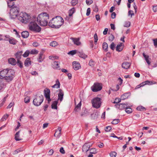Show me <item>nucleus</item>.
Listing matches in <instances>:
<instances>
[{
  "label": "nucleus",
  "instance_id": "f257e3e1",
  "mask_svg": "<svg viewBox=\"0 0 157 157\" xmlns=\"http://www.w3.org/2000/svg\"><path fill=\"white\" fill-rule=\"evenodd\" d=\"M15 72L13 70L6 69L0 71V78L5 79L8 82L12 80Z\"/></svg>",
  "mask_w": 157,
  "mask_h": 157
},
{
  "label": "nucleus",
  "instance_id": "f03ea898",
  "mask_svg": "<svg viewBox=\"0 0 157 157\" xmlns=\"http://www.w3.org/2000/svg\"><path fill=\"white\" fill-rule=\"evenodd\" d=\"M49 19V15L47 13L43 12L38 15L37 20L39 24L41 26H45L47 25Z\"/></svg>",
  "mask_w": 157,
  "mask_h": 157
},
{
  "label": "nucleus",
  "instance_id": "7ed1b4c3",
  "mask_svg": "<svg viewBox=\"0 0 157 157\" xmlns=\"http://www.w3.org/2000/svg\"><path fill=\"white\" fill-rule=\"evenodd\" d=\"M63 18L59 16L53 18L49 22L48 25L53 28H59L63 23Z\"/></svg>",
  "mask_w": 157,
  "mask_h": 157
},
{
  "label": "nucleus",
  "instance_id": "20e7f679",
  "mask_svg": "<svg viewBox=\"0 0 157 157\" xmlns=\"http://www.w3.org/2000/svg\"><path fill=\"white\" fill-rule=\"evenodd\" d=\"M36 20V17H33V19L29 25V29L31 31L39 32L41 30V28L35 22Z\"/></svg>",
  "mask_w": 157,
  "mask_h": 157
},
{
  "label": "nucleus",
  "instance_id": "39448f33",
  "mask_svg": "<svg viewBox=\"0 0 157 157\" xmlns=\"http://www.w3.org/2000/svg\"><path fill=\"white\" fill-rule=\"evenodd\" d=\"M33 19L31 16L25 13H21L18 19L22 23L26 24L30 22Z\"/></svg>",
  "mask_w": 157,
  "mask_h": 157
},
{
  "label": "nucleus",
  "instance_id": "423d86ee",
  "mask_svg": "<svg viewBox=\"0 0 157 157\" xmlns=\"http://www.w3.org/2000/svg\"><path fill=\"white\" fill-rule=\"evenodd\" d=\"M43 100V96L41 94H37L36 95L35 98L33 101V104L36 106H38L41 105Z\"/></svg>",
  "mask_w": 157,
  "mask_h": 157
},
{
  "label": "nucleus",
  "instance_id": "0eeeda50",
  "mask_svg": "<svg viewBox=\"0 0 157 157\" xmlns=\"http://www.w3.org/2000/svg\"><path fill=\"white\" fill-rule=\"evenodd\" d=\"M92 103L93 106L96 108H99L101 105V99L98 97L94 98L92 101Z\"/></svg>",
  "mask_w": 157,
  "mask_h": 157
},
{
  "label": "nucleus",
  "instance_id": "6e6552de",
  "mask_svg": "<svg viewBox=\"0 0 157 157\" xmlns=\"http://www.w3.org/2000/svg\"><path fill=\"white\" fill-rule=\"evenodd\" d=\"M19 12V9L17 7H14L11 9L10 12L11 18L14 19L17 17Z\"/></svg>",
  "mask_w": 157,
  "mask_h": 157
},
{
  "label": "nucleus",
  "instance_id": "1a4fd4ad",
  "mask_svg": "<svg viewBox=\"0 0 157 157\" xmlns=\"http://www.w3.org/2000/svg\"><path fill=\"white\" fill-rule=\"evenodd\" d=\"M102 88V85L100 83H95L94 85L91 86V89L92 91L94 92H97L100 90Z\"/></svg>",
  "mask_w": 157,
  "mask_h": 157
},
{
  "label": "nucleus",
  "instance_id": "9d476101",
  "mask_svg": "<svg viewBox=\"0 0 157 157\" xmlns=\"http://www.w3.org/2000/svg\"><path fill=\"white\" fill-rule=\"evenodd\" d=\"M50 90L49 89L46 88L44 90V94L45 98L47 100L48 103L51 101L50 98Z\"/></svg>",
  "mask_w": 157,
  "mask_h": 157
},
{
  "label": "nucleus",
  "instance_id": "9b49d317",
  "mask_svg": "<svg viewBox=\"0 0 157 157\" xmlns=\"http://www.w3.org/2000/svg\"><path fill=\"white\" fill-rule=\"evenodd\" d=\"M156 82H154L151 81H149L148 80L143 82L140 84V85H138V88L141 87L145 85H151L152 84H155Z\"/></svg>",
  "mask_w": 157,
  "mask_h": 157
},
{
  "label": "nucleus",
  "instance_id": "f8f14e48",
  "mask_svg": "<svg viewBox=\"0 0 157 157\" xmlns=\"http://www.w3.org/2000/svg\"><path fill=\"white\" fill-rule=\"evenodd\" d=\"M73 68L75 70H77L81 68L80 64L76 61H74L73 62Z\"/></svg>",
  "mask_w": 157,
  "mask_h": 157
},
{
  "label": "nucleus",
  "instance_id": "ddd939ff",
  "mask_svg": "<svg viewBox=\"0 0 157 157\" xmlns=\"http://www.w3.org/2000/svg\"><path fill=\"white\" fill-rule=\"evenodd\" d=\"M92 145H90L88 143L85 144L82 146V150L83 152H86Z\"/></svg>",
  "mask_w": 157,
  "mask_h": 157
},
{
  "label": "nucleus",
  "instance_id": "4468645a",
  "mask_svg": "<svg viewBox=\"0 0 157 157\" xmlns=\"http://www.w3.org/2000/svg\"><path fill=\"white\" fill-rule=\"evenodd\" d=\"M59 93L58 94V100H60V101H61L63 99L64 95V93L63 90L61 89H59Z\"/></svg>",
  "mask_w": 157,
  "mask_h": 157
},
{
  "label": "nucleus",
  "instance_id": "2eb2a0df",
  "mask_svg": "<svg viewBox=\"0 0 157 157\" xmlns=\"http://www.w3.org/2000/svg\"><path fill=\"white\" fill-rule=\"evenodd\" d=\"M7 39L6 40H9V43L11 44L15 45L17 42V41L16 39L13 38H10L9 36L8 38H7Z\"/></svg>",
  "mask_w": 157,
  "mask_h": 157
},
{
  "label": "nucleus",
  "instance_id": "dca6fc26",
  "mask_svg": "<svg viewBox=\"0 0 157 157\" xmlns=\"http://www.w3.org/2000/svg\"><path fill=\"white\" fill-rule=\"evenodd\" d=\"M61 128L60 127H59L56 130L54 136H56L57 138H59L61 135Z\"/></svg>",
  "mask_w": 157,
  "mask_h": 157
},
{
  "label": "nucleus",
  "instance_id": "f3484780",
  "mask_svg": "<svg viewBox=\"0 0 157 157\" xmlns=\"http://www.w3.org/2000/svg\"><path fill=\"white\" fill-rule=\"evenodd\" d=\"M124 48V44L122 43H120L117 46L116 50L118 52H121Z\"/></svg>",
  "mask_w": 157,
  "mask_h": 157
},
{
  "label": "nucleus",
  "instance_id": "a211bd4d",
  "mask_svg": "<svg viewBox=\"0 0 157 157\" xmlns=\"http://www.w3.org/2000/svg\"><path fill=\"white\" fill-rule=\"evenodd\" d=\"M116 107L122 110L127 107V105L125 104H119L116 105Z\"/></svg>",
  "mask_w": 157,
  "mask_h": 157
},
{
  "label": "nucleus",
  "instance_id": "6ab92c4d",
  "mask_svg": "<svg viewBox=\"0 0 157 157\" xmlns=\"http://www.w3.org/2000/svg\"><path fill=\"white\" fill-rule=\"evenodd\" d=\"M143 55L148 65H150L151 64V62L150 61L151 59L149 58V56L147 55H146L144 53H143Z\"/></svg>",
  "mask_w": 157,
  "mask_h": 157
},
{
  "label": "nucleus",
  "instance_id": "aec40b11",
  "mask_svg": "<svg viewBox=\"0 0 157 157\" xmlns=\"http://www.w3.org/2000/svg\"><path fill=\"white\" fill-rule=\"evenodd\" d=\"M71 39L72 40L74 44L77 45H79L81 44V42L79 41V39L71 37Z\"/></svg>",
  "mask_w": 157,
  "mask_h": 157
},
{
  "label": "nucleus",
  "instance_id": "412c9836",
  "mask_svg": "<svg viewBox=\"0 0 157 157\" xmlns=\"http://www.w3.org/2000/svg\"><path fill=\"white\" fill-rule=\"evenodd\" d=\"M77 54L80 57L84 59H86L87 57V56L83 52L81 51H78L77 52Z\"/></svg>",
  "mask_w": 157,
  "mask_h": 157
},
{
  "label": "nucleus",
  "instance_id": "4be33fe9",
  "mask_svg": "<svg viewBox=\"0 0 157 157\" xmlns=\"http://www.w3.org/2000/svg\"><path fill=\"white\" fill-rule=\"evenodd\" d=\"M8 62L9 64L12 65H15L17 63L16 60L13 58H10L8 59Z\"/></svg>",
  "mask_w": 157,
  "mask_h": 157
},
{
  "label": "nucleus",
  "instance_id": "5701e85b",
  "mask_svg": "<svg viewBox=\"0 0 157 157\" xmlns=\"http://www.w3.org/2000/svg\"><path fill=\"white\" fill-rule=\"evenodd\" d=\"M14 139L17 141H19L22 140V139L20 138V131L17 132L15 135Z\"/></svg>",
  "mask_w": 157,
  "mask_h": 157
},
{
  "label": "nucleus",
  "instance_id": "b1692460",
  "mask_svg": "<svg viewBox=\"0 0 157 157\" xmlns=\"http://www.w3.org/2000/svg\"><path fill=\"white\" fill-rule=\"evenodd\" d=\"M130 66V63L127 62H124L122 64V67L125 69H128Z\"/></svg>",
  "mask_w": 157,
  "mask_h": 157
},
{
  "label": "nucleus",
  "instance_id": "393cba45",
  "mask_svg": "<svg viewBox=\"0 0 157 157\" xmlns=\"http://www.w3.org/2000/svg\"><path fill=\"white\" fill-rule=\"evenodd\" d=\"M60 83L58 79H57L56 81V84L52 86V87L58 89L60 87Z\"/></svg>",
  "mask_w": 157,
  "mask_h": 157
},
{
  "label": "nucleus",
  "instance_id": "a878e982",
  "mask_svg": "<svg viewBox=\"0 0 157 157\" xmlns=\"http://www.w3.org/2000/svg\"><path fill=\"white\" fill-rule=\"evenodd\" d=\"M31 64V62L30 60V59L29 58H27L25 62V65L26 67H28Z\"/></svg>",
  "mask_w": 157,
  "mask_h": 157
},
{
  "label": "nucleus",
  "instance_id": "bb28decb",
  "mask_svg": "<svg viewBox=\"0 0 157 157\" xmlns=\"http://www.w3.org/2000/svg\"><path fill=\"white\" fill-rule=\"evenodd\" d=\"M130 94L129 93H126L124 94L121 96V100H124L130 96Z\"/></svg>",
  "mask_w": 157,
  "mask_h": 157
},
{
  "label": "nucleus",
  "instance_id": "cd10ccee",
  "mask_svg": "<svg viewBox=\"0 0 157 157\" xmlns=\"http://www.w3.org/2000/svg\"><path fill=\"white\" fill-rule=\"evenodd\" d=\"M29 33L28 31H24L21 33L22 36L24 38H27L29 36Z\"/></svg>",
  "mask_w": 157,
  "mask_h": 157
},
{
  "label": "nucleus",
  "instance_id": "c85d7f7f",
  "mask_svg": "<svg viewBox=\"0 0 157 157\" xmlns=\"http://www.w3.org/2000/svg\"><path fill=\"white\" fill-rule=\"evenodd\" d=\"M52 67L53 68H58L59 67V65L58 62L54 61L52 64Z\"/></svg>",
  "mask_w": 157,
  "mask_h": 157
},
{
  "label": "nucleus",
  "instance_id": "c756f323",
  "mask_svg": "<svg viewBox=\"0 0 157 157\" xmlns=\"http://www.w3.org/2000/svg\"><path fill=\"white\" fill-rule=\"evenodd\" d=\"M22 54V51L17 52L15 55L16 57L17 58V60H19L21 58V56Z\"/></svg>",
  "mask_w": 157,
  "mask_h": 157
},
{
  "label": "nucleus",
  "instance_id": "7c9ffc66",
  "mask_svg": "<svg viewBox=\"0 0 157 157\" xmlns=\"http://www.w3.org/2000/svg\"><path fill=\"white\" fill-rule=\"evenodd\" d=\"M58 101H54L52 105V108L53 109H57V104Z\"/></svg>",
  "mask_w": 157,
  "mask_h": 157
},
{
  "label": "nucleus",
  "instance_id": "2f4dec72",
  "mask_svg": "<svg viewBox=\"0 0 157 157\" xmlns=\"http://www.w3.org/2000/svg\"><path fill=\"white\" fill-rule=\"evenodd\" d=\"M75 12V8L74 7L72 8L70 10L68 11L69 16V17H71L72 16L73 14Z\"/></svg>",
  "mask_w": 157,
  "mask_h": 157
},
{
  "label": "nucleus",
  "instance_id": "473e14b6",
  "mask_svg": "<svg viewBox=\"0 0 157 157\" xmlns=\"http://www.w3.org/2000/svg\"><path fill=\"white\" fill-rule=\"evenodd\" d=\"M102 48L106 52L108 51V45L106 42H104L102 44Z\"/></svg>",
  "mask_w": 157,
  "mask_h": 157
},
{
  "label": "nucleus",
  "instance_id": "72a5a7b5",
  "mask_svg": "<svg viewBox=\"0 0 157 157\" xmlns=\"http://www.w3.org/2000/svg\"><path fill=\"white\" fill-rule=\"evenodd\" d=\"M12 1L10 0L9 1L7 2L8 6L10 8H11L13 7L14 5V2H12Z\"/></svg>",
  "mask_w": 157,
  "mask_h": 157
},
{
  "label": "nucleus",
  "instance_id": "f704fd0d",
  "mask_svg": "<svg viewBox=\"0 0 157 157\" xmlns=\"http://www.w3.org/2000/svg\"><path fill=\"white\" fill-rule=\"evenodd\" d=\"M90 150V153L91 154H96L98 152L97 150L95 148H92Z\"/></svg>",
  "mask_w": 157,
  "mask_h": 157
},
{
  "label": "nucleus",
  "instance_id": "c9c22d12",
  "mask_svg": "<svg viewBox=\"0 0 157 157\" xmlns=\"http://www.w3.org/2000/svg\"><path fill=\"white\" fill-rule=\"evenodd\" d=\"M43 53L40 52L39 56V58L38 59V62H41L42 61H43L44 58L43 57Z\"/></svg>",
  "mask_w": 157,
  "mask_h": 157
},
{
  "label": "nucleus",
  "instance_id": "e433bc0d",
  "mask_svg": "<svg viewBox=\"0 0 157 157\" xmlns=\"http://www.w3.org/2000/svg\"><path fill=\"white\" fill-rule=\"evenodd\" d=\"M81 105V102L80 101L75 107L74 109L76 111H78L79 109H80Z\"/></svg>",
  "mask_w": 157,
  "mask_h": 157
},
{
  "label": "nucleus",
  "instance_id": "4c0bfd02",
  "mask_svg": "<svg viewBox=\"0 0 157 157\" xmlns=\"http://www.w3.org/2000/svg\"><path fill=\"white\" fill-rule=\"evenodd\" d=\"M138 110L145 111L146 110V108L142 105H139L138 106Z\"/></svg>",
  "mask_w": 157,
  "mask_h": 157
},
{
  "label": "nucleus",
  "instance_id": "58836bf2",
  "mask_svg": "<svg viewBox=\"0 0 157 157\" xmlns=\"http://www.w3.org/2000/svg\"><path fill=\"white\" fill-rule=\"evenodd\" d=\"M58 44V43L56 42L53 41L50 43V45L52 47H55Z\"/></svg>",
  "mask_w": 157,
  "mask_h": 157
},
{
  "label": "nucleus",
  "instance_id": "ea45409f",
  "mask_svg": "<svg viewBox=\"0 0 157 157\" xmlns=\"http://www.w3.org/2000/svg\"><path fill=\"white\" fill-rule=\"evenodd\" d=\"M78 51H77L76 50H72L71 51L68 53V54L71 55H74L75 54H77V52Z\"/></svg>",
  "mask_w": 157,
  "mask_h": 157
},
{
  "label": "nucleus",
  "instance_id": "a19ab883",
  "mask_svg": "<svg viewBox=\"0 0 157 157\" xmlns=\"http://www.w3.org/2000/svg\"><path fill=\"white\" fill-rule=\"evenodd\" d=\"M125 111L127 113H130L132 112V109L128 107L127 106V107L125 109Z\"/></svg>",
  "mask_w": 157,
  "mask_h": 157
},
{
  "label": "nucleus",
  "instance_id": "79ce46f5",
  "mask_svg": "<svg viewBox=\"0 0 157 157\" xmlns=\"http://www.w3.org/2000/svg\"><path fill=\"white\" fill-rule=\"evenodd\" d=\"M117 153L115 151H112L110 153L109 155L111 157H116Z\"/></svg>",
  "mask_w": 157,
  "mask_h": 157
},
{
  "label": "nucleus",
  "instance_id": "37998d69",
  "mask_svg": "<svg viewBox=\"0 0 157 157\" xmlns=\"http://www.w3.org/2000/svg\"><path fill=\"white\" fill-rule=\"evenodd\" d=\"M95 64V62L92 59H91L90 60L89 64L90 66L93 67L94 65Z\"/></svg>",
  "mask_w": 157,
  "mask_h": 157
},
{
  "label": "nucleus",
  "instance_id": "c03bdc74",
  "mask_svg": "<svg viewBox=\"0 0 157 157\" xmlns=\"http://www.w3.org/2000/svg\"><path fill=\"white\" fill-rule=\"evenodd\" d=\"M49 59H52V60H55V59H57L59 58L58 56H49Z\"/></svg>",
  "mask_w": 157,
  "mask_h": 157
},
{
  "label": "nucleus",
  "instance_id": "a18cd8bd",
  "mask_svg": "<svg viewBox=\"0 0 157 157\" xmlns=\"http://www.w3.org/2000/svg\"><path fill=\"white\" fill-rule=\"evenodd\" d=\"M78 3L77 0H72L71 1V3L72 6H74L76 5Z\"/></svg>",
  "mask_w": 157,
  "mask_h": 157
},
{
  "label": "nucleus",
  "instance_id": "49530a36",
  "mask_svg": "<svg viewBox=\"0 0 157 157\" xmlns=\"http://www.w3.org/2000/svg\"><path fill=\"white\" fill-rule=\"evenodd\" d=\"M94 43L95 44H96L98 39V37L97 33H95L94 34Z\"/></svg>",
  "mask_w": 157,
  "mask_h": 157
},
{
  "label": "nucleus",
  "instance_id": "de8ad7c7",
  "mask_svg": "<svg viewBox=\"0 0 157 157\" xmlns=\"http://www.w3.org/2000/svg\"><path fill=\"white\" fill-rule=\"evenodd\" d=\"M29 51H26L22 55L24 57H26L29 56Z\"/></svg>",
  "mask_w": 157,
  "mask_h": 157
},
{
  "label": "nucleus",
  "instance_id": "09e8293b",
  "mask_svg": "<svg viewBox=\"0 0 157 157\" xmlns=\"http://www.w3.org/2000/svg\"><path fill=\"white\" fill-rule=\"evenodd\" d=\"M9 117V115L8 114H6L4 115L2 118L1 119V121H4L5 120H6V119L8 117Z\"/></svg>",
  "mask_w": 157,
  "mask_h": 157
},
{
  "label": "nucleus",
  "instance_id": "8fccbe9b",
  "mask_svg": "<svg viewBox=\"0 0 157 157\" xmlns=\"http://www.w3.org/2000/svg\"><path fill=\"white\" fill-rule=\"evenodd\" d=\"M120 121L119 119H116L114 120L112 122V123L113 124H118Z\"/></svg>",
  "mask_w": 157,
  "mask_h": 157
},
{
  "label": "nucleus",
  "instance_id": "3c124183",
  "mask_svg": "<svg viewBox=\"0 0 157 157\" xmlns=\"http://www.w3.org/2000/svg\"><path fill=\"white\" fill-rule=\"evenodd\" d=\"M87 111L86 110H85L84 112L81 113V117L85 116L87 115Z\"/></svg>",
  "mask_w": 157,
  "mask_h": 157
},
{
  "label": "nucleus",
  "instance_id": "603ef678",
  "mask_svg": "<svg viewBox=\"0 0 157 157\" xmlns=\"http://www.w3.org/2000/svg\"><path fill=\"white\" fill-rule=\"evenodd\" d=\"M30 53L31 54H37L38 53V51L37 50H36L34 49V50H32L30 51Z\"/></svg>",
  "mask_w": 157,
  "mask_h": 157
},
{
  "label": "nucleus",
  "instance_id": "864d4df0",
  "mask_svg": "<svg viewBox=\"0 0 157 157\" xmlns=\"http://www.w3.org/2000/svg\"><path fill=\"white\" fill-rule=\"evenodd\" d=\"M121 98H116L115 99L113 103H117L120 102L121 101Z\"/></svg>",
  "mask_w": 157,
  "mask_h": 157
},
{
  "label": "nucleus",
  "instance_id": "5fc2aeb1",
  "mask_svg": "<svg viewBox=\"0 0 157 157\" xmlns=\"http://www.w3.org/2000/svg\"><path fill=\"white\" fill-rule=\"evenodd\" d=\"M30 98L29 97H26L25 98L24 101L25 103H28L30 101Z\"/></svg>",
  "mask_w": 157,
  "mask_h": 157
},
{
  "label": "nucleus",
  "instance_id": "6e6d98bb",
  "mask_svg": "<svg viewBox=\"0 0 157 157\" xmlns=\"http://www.w3.org/2000/svg\"><path fill=\"white\" fill-rule=\"evenodd\" d=\"M109 47L112 50H113L114 49L115 47V45L114 43L112 42V44H111V45H110Z\"/></svg>",
  "mask_w": 157,
  "mask_h": 157
},
{
  "label": "nucleus",
  "instance_id": "4d7b16f0",
  "mask_svg": "<svg viewBox=\"0 0 157 157\" xmlns=\"http://www.w3.org/2000/svg\"><path fill=\"white\" fill-rule=\"evenodd\" d=\"M6 37V38H8V36H4L2 35H0V40H3L4 38Z\"/></svg>",
  "mask_w": 157,
  "mask_h": 157
},
{
  "label": "nucleus",
  "instance_id": "13d9d810",
  "mask_svg": "<svg viewBox=\"0 0 157 157\" xmlns=\"http://www.w3.org/2000/svg\"><path fill=\"white\" fill-rule=\"evenodd\" d=\"M17 64L21 68L22 67V63L19 60H17Z\"/></svg>",
  "mask_w": 157,
  "mask_h": 157
},
{
  "label": "nucleus",
  "instance_id": "bf43d9fd",
  "mask_svg": "<svg viewBox=\"0 0 157 157\" xmlns=\"http://www.w3.org/2000/svg\"><path fill=\"white\" fill-rule=\"evenodd\" d=\"M133 11L132 10H129L128 12V16H131V17H132L133 15H134Z\"/></svg>",
  "mask_w": 157,
  "mask_h": 157
},
{
  "label": "nucleus",
  "instance_id": "052dcab7",
  "mask_svg": "<svg viewBox=\"0 0 157 157\" xmlns=\"http://www.w3.org/2000/svg\"><path fill=\"white\" fill-rule=\"evenodd\" d=\"M112 129L111 127L110 126L106 127L105 128V130L106 132L109 131Z\"/></svg>",
  "mask_w": 157,
  "mask_h": 157
},
{
  "label": "nucleus",
  "instance_id": "680f3d73",
  "mask_svg": "<svg viewBox=\"0 0 157 157\" xmlns=\"http://www.w3.org/2000/svg\"><path fill=\"white\" fill-rule=\"evenodd\" d=\"M118 81L119 82V85H121L122 84L123 80L121 78H119L118 79Z\"/></svg>",
  "mask_w": 157,
  "mask_h": 157
},
{
  "label": "nucleus",
  "instance_id": "e2e57ef3",
  "mask_svg": "<svg viewBox=\"0 0 157 157\" xmlns=\"http://www.w3.org/2000/svg\"><path fill=\"white\" fill-rule=\"evenodd\" d=\"M14 104V102H11L9 105L7 107V109H10L13 106Z\"/></svg>",
  "mask_w": 157,
  "mask_h": 157
},
{
  "label": "nucleus",
  "instance_id": "0e129e2a",
  "mask_svg": "<svg viewBox=\"0 0 157 157\" xmlns=\"http://www.w3.org/2000/svg\"><path fill=\"white\" fill-rule=\"evenodd\" d=\"M109 40L111 41H113L114 38V37L113 35H111L109 36Z\"/></svg>",
  "mask_w": 157,
  "mask_h": 157
},
{
  "label": "nucleus",
  "instance_id": "69168bd1",
  "mask_svg": "<svg viewBox=\"0 0 157 157\" xmlns=\"http://www.w3.org/2000/svg\"><path fill=\"white\" fill-rule=\"evenodd\" d=\"M59 151L60 153L63 154H64L65 153V151L64 150L63 148V147H61L60 148Z\"/></svg>",
  "mask_w": 157,
  "mask_h": 157
},
{
  "label": "nucleus",
  "instance_id": "338daca9",
  "mask_svg": "<svg viewBox=\"0 0 157 157\" xmlns=\"http://www.w3.org/2000/svg\"><path fill=\"white\" fill-rule=\"evenodd\" d=\"M130 23L129 22H128L125 23L124 26L128 27L130 26Z\"/></svg>",
  "mask_w": 157,
  "mask_h": 157
},
{
  "label": "nucleus",
  "instance_id": "774afa93",
  "mask_svg": "<svg viewBox=\"0 0 157 157\" xmlns=\"http://www.w3.org/2000/svg\"><path fill=\"white\" fill-rule=\"evenodd\" d=\"M153 41L154 46L156 47H157V39H153Z\"/></svg>",
  "mask_w": 157,
  "mask_h": 157
}]
</instances>
